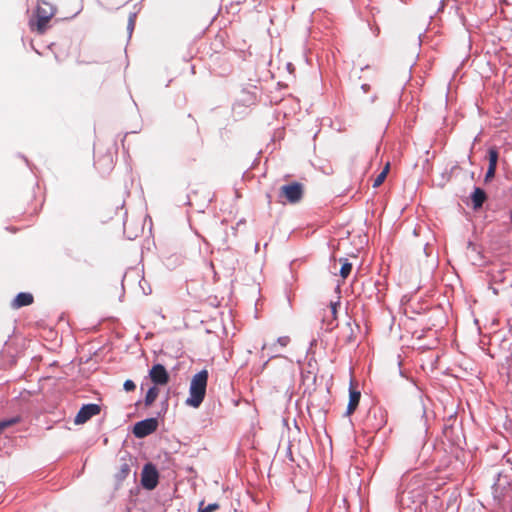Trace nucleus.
<instances>
[{
	"mask_svg": "<svg viewBox=\"0 0 512 512\" xmlns=\"http://www.w3.org/2000/svg\"><path fill=\"white\" fill-rule=\"evenodd\" d=\"M339 261L342 263V266L340 269V276L343 279H346L351 273L352 264L346 258H340Z\"/></svg>",
	"mask_w": 512,
	"mask_h": 512,
	"instance_id": "15",
	"label": "nucleus"
},
{
	"mask_svg": "<svg viewBox=\"0 0 512 512\" xmlns=\"http://www.w3.org/2000/svg\"><path fill=\"white\" fill-rule=\"evenodd\" d=\"M495 173H496V168L488 166V169H487V172H486V175L484 178L485 182L487 183V182L491 181L494 178Z\"/></svg>",
	"mask_w": 512,
	"mask_h": 512,
	"instance_id": "19",
	"label": "nucleus"
},
{
	"mask_svg": "<svg viewBox=\"0 0 512 512\" xmlns=\"http://www.w3.org/2000/svg\"><path fill=\"white\" fill-rule=\"evenodd\" d=\"M332 309H333V311L335 312L336 307H335V305H334V304H332Z\"/></svg>",
	"mask_w": 512,
	"mask_h": 512,
	"instance_id": "24",
	"label": "nucleus"
},
{
	"mask_svg": "<svg viewBox=\"0 0 512 512\" xmlns=\"http://www.w3.org/2000/svg\"><path fill=\"white\" fill-rule=\"evenodd\" d=\"M304 194V187L299 182H292L280 188V197L285 198L289 203H298Z\"/></svg>",
	"mask_w": 512,
	"mask_h": 512,
	"instance_id": "4",
	"label": "nucleus"
},
{
	"mask_svg": "<svg viewBox=\"0 0 512 512\" xmlns=\"http://www.w3.org/2000/svg\"><path fill=\"white\" fill-rule=\"evenodd\" d=\"M149 377L155 386H164L169 382V374L162 364H155L149 371Z\"/></svg>",
	"mask_w": 512,
	"mask_h": 512,
	"instance_id": "8",
	"label": "nucleus"
},
{
	"mask_svg": "<svg viewBox=\"0 0 512 512\" xmlns=\"http://www.w3.org/2000/svg\"><path fill=\"white\" fill-rule=\"evenodd\" d=\"M101 412V407L98 404H86L81 407L77 413L74 422L75 424H84L93 416L98 415Z\"/></svg>",
	"mask_w": 512,
	"mask_h": 512,
	"instance_id": "7",
	"label": "nucleus"
},
{
	"mask_svg": "<svg viewBox=\"0 0 512 512\" xmlns=\"http://www.w3.org/2000/svg\"><path fill=\"white\" fill-rule=\"evenodd\" d=\"M207 382L208 371L205 369L199 371L192 377L189 387V397L185 401L186 405L198 408L202 404L206 395Z\"/></svg>",
	"mask_w": 512,
	"mask_h": 512,
	"instance_id": "2",
	"label": "nucleus"
},
{
	"mask_svg": "<svg viewBox=\"0 0 512 512\" xmlns=\"http://www.w3.org/2000/svg\"><path fill=\"white\" fill-rule=\"evenodd\" d=\"M123 387L127 392H131L136 389V385L132 380H126L123 384Z\"/></svg>",
	"mask_w": 512,
	"mask_h": 512,
	"instance_id": "20",
	"label": "nucleus"
},
{
	"mask_svg": "<svg viewBox=\"0 0 512 512\" xmlns=\"http://www.w3.org/2000/svg\"><path fill=\"white\" fill-rule=\"evenodd\" d=\"M159 473L156 467L147 463L144 465L141 473V484L147 490H153L158 485Z\"/></svg>",
	"mask_w": 512,
	"mask_h": 512,
	"instance_id": "5",
	"label": "nucleus"
},
{
	"mask_svg": "<svg viewBox=\"0 0 512 512\" xmlns=\"http://www.w3.org/2000/svg\"><path fill=\"white\" fill-rule=\"evenodd\" d=\"M95 166L103 172L111 171L114 166L113 154L107 153L102 158L97 159L95 161Z\"/></svg>",
	"mask_w": 512,
	"mask_h": 512,
	"instance_id": "12",
	"label": "nucleus"
},
{
	"mask_svg": "<svg viewBox=\"0 0 512 512\" xmlns=\"http://www.w3.org/2000/svg\"><path fill=\"white\" fill-rule=\"evenodd\" d=\"M386 423L384 412L380 408H372L368 411L363 421L368 432L379 431Z\"/></svg>",
	"mask_w": 512,
	"mask_h": 512,
	"instance_id": "3",
	"label": "nucleus"
},
{
	"mask_svg": "<svg viewBox=\"0 0 512 512\" xmlns=\"http://www.w3.org/2000/svg\"><path fill=\"white\" fill-rule=\"evenodd\" d=\"M34 297L31 293L21 292L11 302L13 309H19L24 306H29L33 303Z\"/></svg>",
	"mask_w": 512,
	"mask_h": 512,
	"instance_id": "9",
	"label": "nucleus"
},
{
	"mask_svg": "<svg viewBox=\"0 0 512 512\" xmlns=\"http://www.w3.org/2000/svg\"><path fill=\"white\" fill-rule=\"evenodd\" d=\"M158 428V420L156 418H148L137 422L133 427V434L137 438H144Z\"/></svg>",
	"mask_w": 512,
	"mask_h": 512,
	"instance_id": "6",
	"label": "nucleus"
},
{
	"mask_svg": "<svg viewBox=\"0 0 512 512\" xmlns=\"http://www.w3.org/2000/svg\"><path fill=\"white\" fill-rule=\"evenodd\" d=\"M131 472L130 465L126 462L119 466L118 471L114 474L115 488L118 489L122 486L123 482L127 479Z\"/></svg>",
	"mask_w": 512,
	"mask_h": 512,
	"instance_id": "11",
	"label": "nucleus"
},
{
	"mask_svg": "<svg viewBox=\"0 0 512 512\" xmlns=\"http://www.w3.org/2000/svg\"><path fill=\"white\" fill-rule=\"evenodd\" d=\"M133 27H134V19H133V17H130L128 28L132 30Z\"/></svg>",
	"mask_w": 512,
	"mask_h": 512,
	"instance_id": "23",
	"label": "nucleus"
},
{
	"mask_svg": "<svg viewBox=\"0 0 512 512\" xmlns=\"http://www.w3.org/2000/svg\"><path fill=\"white\" fill-rule=\"evenodd\" d=\"M17 422V419H13V420H10V421H4V422H0V433L5 429L7 428L8 426L14 424Z\"/></svg>",
	"mask_w": 512,
	"mask_h": 512,
	"instance_id": "22",
	"label": "nucleus"
},
{
	"mask_svg": "<svg viewBox=\"0 0 512 512\" xmlns=\"http://www.w3.org/2000/svg\"><path fill=\"white\" fill-rule=\"evenodd\" d=\"M277 343L282 347H286L290 343V337L289 336H281L277 339Z\"/></svg>",
	"mask_w": 512,
	"mask_h": 512,
	"instance_id": "21",
	"label": "nucleus"
},
{
	"mask_svg": "<svg viewBox=\"0 0 512 512\" xmlns=\"http://www.w3.org/2000/svg\"><path fill=\"white\" fill-rule=\"evenodd\" d=\"M158 395H159V389L156 386L151 387L147 391L146 396H145V400H144L145 406H147V407L151 406L157 399Z\"/></svg>",
	"mask_w": 512,
	"mask_h": 512,
	"instance_id": "14",
	"label": "nucleus"
},
{
	"mask_svg": "<svg viewBox=\"0 0 512 512\" xmlns=\"http://www.w3.org/2000/svg\"><path fill=\"white\" fill-rule=\"evenodd\" d=\"M389 169H390V164L389 162L385 165L384 169L378 174V176L374 179V182H373V187L374 188H377L379 187L386 179L387 177V174L389 172Z\"/></svg>",
	"mask_w": 512,
	"mask_h": 512,
	"instance_id": "16",
	"label": "nucleus"
},
{
	"mask_svg": "<svg viewBox=\"0 0 512 512\" xmlns=\"http://www.w3.org/2000/svg\"><path fill=\"white\" fill-rule=\"evenodd\" d=\"M360 398H361L360 391L354 389L353 386L351 385L350 391H349V402H348V406H347V410H346L347 416H350L355 412V410L357 409V407L359 405Z\"/></svg>",
	"mask_w": 512,
	"mask_h": 512,
	"instance_id": "10",
	"label": "nucleus"
},
{
	"mask_svg": "<svg viewBox=\"0 0 512 512\" xmlns=\"http://www.w3.org/2000/svg\"><path fill=\"white\" fill-rule=\"evenodd\" d=\"M219 507L220 506L218 503H212V504H208V505L204 506V501H201L199 503L198 512H214V511L218 510Z\"/></svg>",
	"mask_w": 512,
	"mask_h": 512,
	"instance_id": "18",
	"label": "nucleus"
},
{
	"mask_svg": "<svg viewBox=\"0 0 512 512\" xmlns=\"http://www.w3.org/2000/svg\"><path fill=\"white\" fill-rule=\"evenodd\" d=\"M499 153L496 148H490L488 151L489 167L497 168Z\"/></svg>",
	"mask_w": 512,
	"mask_h": 512,
	"instance_id": "17",
	"label": "nucleus"
},
{
	"mask_svg": "<svg viewBox=\"0 0 512 512\" xmlns=\"http://www.w3.org/2000/svg\"><path fill=\"white\" fill-rule=\"evenodd\" d=\"M57 12L56 7L45 0H37L34 16L29 21L30 30L39 35L44 34L49 28V22Z\"/></svg>",
	"mask_w": 512,
	"mask_h": 512,
	"instance_id": "1",
	"label": "nucleus"
},
{
	"mask_svg": "<svg viewBox=\"0 0 512 512\" xmlns=\"http://www.w3.org/2000/svg\"><path fill=\"white\" fill-rule=\"evenodd\" d=\"M486 198H487V196L483 189L475 188L474 192L471 195L474 209L481 208L483 203L485 202Z\"/></svg>",
	"mask_w": 512,
	"mask_h": 512,
	"instance_id": "13",
	"label": "nucleus"
}]
</instances>
